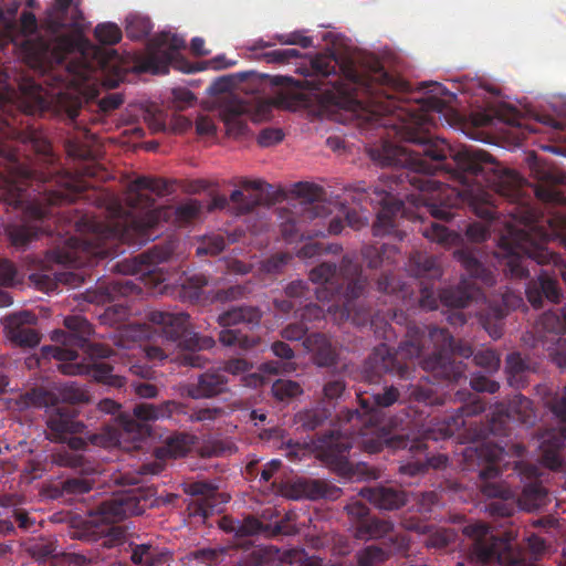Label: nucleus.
I'll return each mask as SVG.
<instances>
[{"instance_id": "680f3d73", "label": "nucleus", "mask_w": 566, "mask_h": 566, "mask_svg": "<svg viewBox=\"0 0 566 566\" xmlns=\"http://www.w3.org/2000/svg\"><path fill=\"white\" fill-rule=\"evenodd\" d=\"M226 248V240L222 235L205 238L196 250L197 255H218Z\"/></svg>"}, {"instance_id": "0e129e2a", "label": "nucleus", "mask_w": 566, "mask_h": 566, "mask_svg": "<svg viewBox=\"0 0 566 566\" xmlns=\"http://www.w3.org/2000/svg\"><path fill=\"white\" fill-rule=\"evenodd\" d=\"M207 348H192V349H184L178 360L179 364L186 367L193 368H203L209 364V358L205 355L199 354L200 350H206Z\"/></svg>"}, {"instance_id": "f704fd0d", "label": "nucleus", "mask_w": 566, "mask_h": 566, "mask_svg": "<svg viewBox=\"0 0 566 566\" xmlns=\"http://www.w3.org/2000/svg\"><path fill=\"white\" fill-rule=\"evenodd\" d=\"M454 258L475 281H480L485 286H492L495 283L493 272L480 261L475 251L462 248L454 252Z\"/></svg>"}, {"instance_id": "6e6d98bb", "label": "nucleus", "mask_w": 566, "mask_h": 566, "mask_svg": "<svg viewBox=\"0 0 566 566\" xmlns=\"http://www.w3.org/2000/svg\"><path fill=\"white\" fill-rule=\"evenodd\" d=\"M271 391L281 401L297 397L303 392L298 382L290 379H277L273 382Z\"/></svg>"}, {"instance_id": "423d86ee", "label": "nucleus", "mask_w": 566, "mask_h": 566, "mask_svg": "<svg viewBox=\"0 0 566 566\" xmlns=\"http://www.w3.org/2000/svg\"><path fill=\"white\" fill-rule=\"evenodd\" d=\"M485 410V403L479 398L473 399L459 407L455 413L446 417L442 422L423 430L421 437L410 438L406 434H391L385 429L376 428L373 430L375 437L364 438V449L369 453H377L388 447L394 450H405L413 455L415 460L400 465L399 471L402 474L416 476L428 471L429 468L441 469L448 463L446 454L429 455L424 453L428 449L427 441H439L451 438L461 428L467 426L465 418L476 416Z\"/></svg>"}, {"instance_id": "cd10ccee", "label": "nucleus", "mask_w": 566, "mask_h": 566, "mask_svg": "<svg viewBox=\"0 0 566 566\" xmlns=\"http://www.w3.org/2000/svg\"><path fill=\"white\" fill-rule=\"evenodd\" d=\"M423 285L420 289L419 304L426 310H437L439 303H442L447 307H465L471 301V295L460 291L459 289H434L432 285Z\"/></svg>"}, {"instance_id": "bb28decb", "label": "nucleus", "mask_w": 566, "mask_h": 566, "mask_svg": "<svg viewBox=\"0 0 566 566\" xmlns=\"http://www.w3.org/2000/svg\"><path fill=\"white\" fill-rule=\"evenodd\" d=\"M34 322L35 316L30 312H20L7 316L4 331L8 338L20 347H35L41 337L35 329L28 326Z\"/></svg>"}, {"instance_id": "e433bc0d", "label": "nucleus", "mask_w": 566, "mask_h": 566, "mask_svg": "<svg viewBox=\"0 0 566 566\" xmlns=\"http://www.w3.org/2000/svg\"><path fill=\"white\" fill-rule=\"evenodd\" d=\"M408 270L411 275L428 281H437L442 276V269L438 264L437 259L420 251L411 253Z\"/></svg>"}, {"instance_id": "c9c22d12", "label": "nucleus", "mask_w": 566, "mask_h": 566, "mask_svg": "<svg viewBox=\"0 0 566 566\" xmlns=\"http://www.w3.org/2000/svg\"><path fill=\"white\" fill-rule=\"evenodd\" d=\"M303 345L308 352L313 353L314 360L318 366L328 367L336 363V349L326 335L321 333L308 334Z\"/></svg>"}, {"instance_id": "8fccbe9b", "label": "nucleus", "mask_w": 566, "mask_h": 566, "mask_svg": "<svg viewBox=\"0 0 566 566\" xmlns=\"http://www.w3.org/2000/svg\"><path fill=\"white\" fill-rule=\"evenodd\" d=\"M346 389L345 380L342 377H331L323 385L322 405L329 406L335 410L337 401L343 397Z\"/></svg>"}, {"instance_id": "dca6fc26", "label": "nucleus", "mask_w": 566, "mask_h": 566, "mask_svg": "<svg viewBox=\"0 0 566 566\" xmlns=\"http://www.w3.org/2000/svg\"><path fill=\"white\" fill-rule=\"evenodd\" d=\"M186 46L185 40L170 32H161L147 43L145 55H135L133 70L138 73L167 74L174 52Z\"/></svg>"}, {"instance_id": "79ce46f5", "label": "nucleus", "mask_w": 566, "mask_h": 566, "mask_svg": "<svg viewBox=\"0 0 566 566\" xmlns=\"http://www.w3.org/2000/svg\"><path fill=\"white\" fill-rule=\"evenodd\" d=\"M97 409L107 415H115L118 413V424L122 427V429L126 432H136L140 429V423L144 422L143 420H139L135 417L134 412L132 415L119 412L120 405L117 403L115 400L105 398L102 399L97 403Z\"/></svg>"}, {"instance_id": "37998d69", "label": "nucleus", "mask_w": 566, "mask_h": 566, "mask_svg": "<svg viewBox=\"0 0 566 566\" xmlns=\"http://www.w3.org/2000/svg\"><path fill=\"white\" fill-rule=\"evenodd\" d=\"M94 474H78L77 476H70L62 480L57 485H55V490L60 493V495L65 496H77L84 495L93 489L94 480L92 479Z\"/></svg>"}, {"instance_id": "7ed1b4c3", "label": "nucleus", "mask_w": 566, "mask_h": 566, "mask_svg": "<svg viewBox=\"0 0 566 566\" xmlns=\"http://www.w3.org/2000/svg\"><path fill=\"white\" fill-rule=\"evenodd\" d=\"M201 209L198 200L189 199L177 207H157L112 224L85 222L88 231L67 238L64 247L53 252L54 260L72 268L94 266L99 260L120 253L119 243L142 247L159 235L161 222L181 227L198 218Z\"/></svg>"}, {"instance_id": "72a5a7b5", "label": "nucleus", "mask_w": 566, "mask_h": 566, "mask_svg": "<svg viewBox=\"0 0 566 566\" xmlns=\"http://www.w3.org/2000/svg\"><path fill=\"white\" fill-rule=\"evenodd\" d=\"M262 311L252 305L233 306L218 316V324L223 328H230L239 324H244L250 328L258 327L261 323Z\"/></svg>"}, {"instance_id": "f8f14e48", "label": "nucleus", "mask_w": 566, "mask_h": 566, "mask_svg": "<svg viewBox=\"0 0 566 566\" xmlns=\"http://www.w3.org/2000/svg\"><path fill=\"white\" fill-rule=\"evenodd\" d=\"M525 452V446L518 442L502 446L488 440L467 447L463 458L468 469L474 470L476 467L479 478L482 481L481 491L488 496L502 497L501 486L491 482V480L500 475L501 463L505 455L522 458Z\"/></svg>"}, {"instance_id": "f03ea898", "label": "nucleus", "mask_w": 566, "mask_h": 566, "mask_svg": "<svg viewBox=\"0 0 566 566\" xmlns=\"http://www.w3.org/2000/svg\"><path fill=\"white\" fill-rule=\"evenodd\" d=\"M72 4L73 0H53L42 23L45 35L27 40L23 51L29 66L45 76V84L53 86L51 93L43 95L41 84H32L34 105L31 112H52L75 122L83 102L81 96L69 88L88 81L95 66L86 61L81 39L67 32L76 28L82 18L77 8L67 18Z\"/></svg>"}, {"instance_id": "6ab92c4d", "label": "nucleus", "mask_w": 566, "mask_h": 566, "mask_svg": "<svg viewBox=\"0 0 566 566\" xmlns=\"http://www.w3.org/2000/svg\"><path fill=\"white\" fill-rule=\"evenodd\" d=\"M353 438L340 431L331 430L317 438V451L322 461L343 475L353 476V464L348 460Z\"/></svg>"}, {"instance_id": "0eeeda50", "label": "nucleus", "mask_w": 566, "mask_h": 566, "mask_svg": "<svg viewBox=\"0 0 566 566\" xmlns=\"http://www.w3.org/2000/svg\"><path fill=\"white\" fill-rule=\"evenodd\" d=\"M310 280L312 283L323 285L315 290L317 300L333 301L337 305L342 303V317L352 318L358 325L369 322L376 333H381L385 339L390 338L389 321L397 316L394 308H389L385 315L364 312L361 316H354V301L364 294L368 281L353 255L345 254L339 268L329 262L318 264L311 270Z\"/></svg>"}, {"instance_id": "ddd939ff", "label": "nucleus", "mask_w": 566, "mask_h": 566, "mask_svg": "<svg viewBox=\"0 0 566 566\" xmlns=\"http://www.w3.org/2000/svg\"><path fill=\"white\" fill-rule=\"evenodd\" d=\"M422 349L423 335L419 331L409 333L395 353L386 344L375 347L366 359L364 369L370 378L380 377L384 374L405 377L409 369L407 360L420 357Z\"/></svg>"}, {"instance_id": "f3484780", "label": "nucleus", "mask_w": 566, "mask_h": 566, "mask_svg": "<svg viewBox=\"0 0 566 566\" xmlns=\"http://www.w3.org/2000/svg\"><path fill=\"white\" fill-rule=\"evenodd\" d=\"M217 413V409L209 408L189 411L186 405L175 400H166L159 405L140 402L134 406V415L139 420L157 421L168 419L171 420L175 424H179L188 420H213Z\"/></svg>"}, {"instance_id": "5fc2aeb1", "label": "nucleus", "mask_w": 566, "mask_h": 566, "mask_svg": "<svg viewBox=\"0 0 566 566\" xmlns=\"http://www.w3.org/2000/svg\"><path fill=\"white\" fill-rule=\"evenodd\" d=\"M94 36L101 44L114 45L122 40L123 33L116 23L104 22L95 27Z\"/></svg>"}, {"instance_id": "052dcab7", "label": "nucleus", "mask_w": 566, "mask_h": 566, "mask_svg": "<svg viewBox=\"0 0 566 566\" xmlns=\"http://www.w3.org/2000/svg\"><path fill=\"white\" fill-rule=\"evenodd\" d=\"M409 397L417 402L427 406L443 405V399L439 397L431 387L413 386L410 389Z\"/></svg>"}, {"instance_id": "4468645a", "label": "nucleus", "mask_w": 566, "mask_h": 566, "mask_svg": "<svg viewBox=\"0 0 566 566\" xmlns=\"http://www.w3.org/2000/svg\"><path fill=\"white\" fill-rule=\"evenodd\" d=\"M150 323L161 329L165 338L178 343L181 349L212 348L216 340L190 329V316L185 312L151 311L147 314Z\"/></svg>"}, {"instance_id": "a19ab883", "label": "nucleus", "mask_w": 566, "mask_h": 566, "mask_svg": "<svg viewBox=\"0 0 566 566\" xmlns=\"http://www.w3.org/2000/svg\"><path fill=\"white\" fill-rule=\"evenodd\" d=\"M247 113V106L241 102H234L232 105H227L222 111V119L227 127V132L235 137L245 133L248 126L243 119Z\"/></svg>"}, {"instance_id": "9d476101", "label": "nucleus", "mask_w": 566, "mask_h": 566, "mask_svg": "<svg viewBox=\"0 0 566 566\" xmlns=\"http://www.w3.org/2000/svg\"><path fill=\"white\" fill-rule=\"evenodd\" d=\"M117 441V437L109 431L90 433L85 438L72 437L51 449L42 462L32 461L31 472L39 478L45 472L63 468L77 474H96L95 463L84 455L88 444L107 448Z\"/></svg>"}, {"instance_id": "a211bd4d", "label": "nucleus", "mask_w": 566, "mask_h": 566, "mask_svg": "<svg viewBox=\"0 0 566 566\" xmlns=\"http://www.w3.org/2000/svg\"><path fill=\"white\" fill-rule=\"evenodd\" d=\"M552 411L559 418L562 424L543 436L539 446L541 461L545 467L557 470L563 465L566 449V387L562 397L553 402Z\"/></svg>"}, {"instance_id": "c85d7f7f", "label": "nucleus", "mask_w": 566, "mask_h": 566, "mask_svg": "<svg viewBox=\"0 0 566 566\" xmlns=\"http://www.w3.org/2000/svg\"><path fill=\"white\" fill-rule=\"evenodd\" d=\"M229 379L220 369H211L198 376L196 381L185 386V392L192 399H209L226 394Z\"/></svg>"}, {"instance_id": "69168bd1", "label": "nucleus", "mask_w": 566, "mask_h": 566, "mask_svg": "<svg viewBox=\"0 0 566 566\" xmlns=\"http://www.w3.org/2000/svg\"><path fill=\"white\" fill-rule=\"evenodd\" d=\"M285 295L289 298L298 301L301 305L303 300L307 301L312 297V291L305 281L296 280L286 285Z\"/></svg>"}, {"instance_id": "49530a36", "label": "nucleus", "mask_w": 566, "mask_h": 566, "mask_svg": "<svg viewBox=\"0 0 566 566\" xmlns=\"http://www.w3.org/2000/svg\"><path fill=\"white\" fill-rule=\"evenodd\" d=\"M240 187L244 191H252L245 195L244 203H242V214L249 213L260 206L263 201V189L264 187L271 188V185L266 184L261 179H241L239 182Z\"/></svg>"}, {"instance_id": "a18cd8bd", "label": "nucleus", "mask_w": 566, "mask_h": 566, "mask_svg": "<svg viewBox=\"0 0 566 566\" xmlns=\"http://www.w3.org/2000/svg\"><path fill=\"white\" fill-rule=\"evenodd\" d=\"M528 371L530 366L520 353H512L506 357V374L511 386L524 387L527 382L526 375Z\"/></svg>"}, {"instance_id": "3c124183", "label": "nucleus", "mask_w": 566, "mask_h": 566, "mask_svg": "<svg viewBox=\"0 0 566 566\" xmlns=\"http://www.w3.org/2000/svg\"><path fill=\"white\" fill-rule=\"evenodd\" d=\"M305 494L311 500H335L340 494V489L322 480H312L304 485Z\"/></svg>"}, {"instance_id": "412c9836", "label": "nucleus", "mask_w": 566, "mask_h": 566, "mask_svg": "<svg viewBox=\"0 0 566 566\" xmlns=\"http://www.w3.org/2000/svg\"><path fill=\"white\" fill-rule=\"evenodd\" d=\"M350 521V531L356 539L371 541L382 538L394 531L389 520L370 515L369 507L357 501L345 506Z\"/></svg>"}, {"instance_id": "b1692460", "label": "nucleus", "mask_w": 566, "mask_h": 566, "mask_svg": "<svg viewBox=\"0 0 566 566\" xmlns=\"http://www.w3.org/2000/svg\"><path fill=\"white\" fill-rule=\"evenodd\" d=\"M525 294L534 308L544 307L546 302L558 304L563 297L556 273L544 269L527 283Z\"/></svg>"}, {"instance_id": "7c9ffc66", "label": "nucleus", "mask_w": 566, "mask_h": 566, "mask_svg": "<svg viewBox=\"0 0 566 566\" xmlns=\"http://www.w3.org/2000/svg\"><path fill=\"white\" fill-rule=\"evenodd\" d=\"M184 492L197 497L190 503L193 515L207 518L217 505L218 488L206 481H195L184 485Z\"/></svg>"}, {"instance_id": "a878e982", "label": "nucleus", "mask_w": 566, "mask_h": 566, "mask_svg": "<svg viewBox=\"0 0 566 566\" xmlns=\"http://www.w3.org/2000/svg\"><path fill=\"white\" fill-rule=\"evenodd\" d=\"M534 172L538 180L533 189L536 198L545 203L566 206V196L556 188L566 184V174L554 167H538Z\"/></svg>"}, {"instance_id": "13d9d810", "label": "nucleus", "mask_w": 566, "mask_h": 566, "mask_svg": "<svg viewBox=\"0 0 566 566\" xmlns=\"http://www.w3.org/2000/svg\"><path fill=\"white\" fill-rule=\"evenodd\" d=\"M28 552L36 560H46L56 554V544L51 538H41L31 543Z\"/></svg>"}, {"instance_id": "6e6552de", "label": "nucleus", "mask_w": 566, "mask_h": 566, "mask_svg": "<svg viewBox=\"0 0 566 566\" xmlns=\"http://www.w3.org/2000/svg\"><path fill=\"white\" fill-rule=\"evenodd\" d=\"M174 253V242L156 244L133 259L117 262L113 269L125 276H137L146 286H157L166 280L159 265L167 262ZM140 293L142 287L132 279L120 277L99 283L95 291L87 293L86 298L91 303L105 304Z\"/></svg>"}, {"instance_id": "9b49d317", "label": "nucleus", "mask_w": 566, "mask_h": 566, "mask_svg": "<svg viewBox=\"0 0 566 566\" xmlns=\"http://www.w3.org/2000/svg\"><path fill=\"white\" fill-rule=\"evenodd\" d=\"M462 533L470 542L467 548L469 557L476 564L497 563L502 566H536L525 562V553L511 533L502 538L483 522L465 525Z\"/></svg>"}, {"instance_id": "e2e57ef3", "label": "nucleus", "mask_w": 566, "mask_h": 566, "mask_svg": "<svg viewBox=\"0 0 566 566\" xmlns=\"http://www.w3.org/2000/svg\"><path fill=\"white\" fill-rule=\"evenodd\" d=\"M473 360L476 366H480L490 373L496 371L501 361L496 352L490 348L478 350L474 354Z\"/></svg>"}, {"instance_id": "5701e85b", "label": "nucleus", "mask_w": 566, "mask_h": 566, "mask_svg": "<svg viewBox=\"0 0 566 566\" xmlns=\"http://www.w3.org/2000/svg\"><path fill=\"white\" fill-rule=\"evenodd\" d=\"M148 190L156 196L163 197L172 192V184L164 178L140 176L129 182L127 187V205L133 209H140L136 216L143 212L155 209V200L148 195L143 193Z\"/></svg>"}, {"instance_id": "4c0bfd02", "label": "nucleus", "mask_w": 566, "mask_h": 566, "mask_svg": "<svg viewBox=\"0 0 566 566\" xmlns=\"http://www.w3.org/2000/svg\"><path fill=\"white\" fill-rule=\"evenodd\" d=\"M130 560L137 566H161L171 559L168 549L151 544H132Z\"/></svg>"}, {"instance_id": "2f4dec72", "label": "nucleus", "mask_w": 566, "mask_h": 566, "mask_svg": "<svg viewBox=\"0 0 566 566\" xmlns=\"http://www.w3.org/2000/svg\"><path fill=\"white\" fill-rule=\"evenodd\" d=\"M294 192L306 205L304 218H323L329 213V208L323 201L325 190L321 186L301 181L294 185Z\"/></svg>"}, {"instance_id": "58836bf2", "label": "nucleus", "mask_w": 566, "mask_h": 566, "mask_svg": "<svg viewBox=\"0 0 566 566\" xmlns=\"http://www.w3.org/2000/svg\"><path fill=\"white\" fill-rule=\"evenodd\" d=\"M398 249L395 245L382 244L380 248L376 245H365L361 249V256L369 269H378L382 265L396 263Z\"/></svg>"}, {"instance_id": "4be33fe9", "label": "nucleus", "mask_w": 566, "mask_h": 566, "mask_svg": "<svg viewBox=\"0 0 566 566\" xmlns=\"http://www.w3.org/2000/svg\"><path fill=\"white\" fill-rule=\"evenodd\" d=\"M46 438L51 442L62 443L74 434L85 431V424L76 419L75 411L66 405H53L46 409Z\"/></svg>"}, {"instance_id": "f257e3e1", "label": "nucleus", "mask_w": 566, "mask_h": 566, "mask_svg": "<svg viewBox=\"0 0 566 566\" xmlns=\"http://www.w3.org/2000/svg\"><path fill=\"white\" fill-rule=\"evenodd\" d=\"M314 76L313 85L323 91L332 105L359 115L368 112L384 117L381 125L392 128L401 144L384 140L369 148L370 158L391 166L379 182L368 190L354 188V201L366 197L380 209L373 224V234L382 237L397 232L396 216L405 212V203L423 207L434 219L449 221L457 214L459 202L484 222H472L465 234L473 242L486 240L496 224L504 227L500 239L499 265L506 277L523 280L530 276L533 264H558L559 254L533 240L537 211L525 193L524 179L514 170L501 167L484 150L462 148L453 151L442 138L432 137L430 113L442 114L455 98L440 83H422L428 95L410 105L405 96L409 84L388 73L379 63L359 70L352 61H340L334 53L316 54L308 66L296 69Z\"/></svg>"}, {"instance_id": "338daca9", "label": "nucleus", "mask_w": 566, "mask_h": 566, "mask_svg": "<svg viewBox=\"0 0 566 566\" xmlns=\"http://www.w3.org/2000/svg\"><path fill=\"white\" fill-rule=\"evenodd\" d=\"M263 56L268 63L287 64L301 57V53L296 49H277L264 53Z\"/></svg>"}, {"instance_id": "20e7f679", "label": "nucleus", "mask_w": 566, "mask_h": 566, "mask_svg": "<svg viewBox=\"0 0 566 566\" xmlns=\"http://www.w3.org/2000/svg\"><path fill=\"white\" fill-rule=\"evenodd\" d=\"M3 184L6 200L10 206L23 209L27 219L7 229L15 248H24L40 234L51 233L44 223L54 216V208L74 202L84 191V187L70 174H61L56 168L42 171L15 158L10 159Z\"/></svg>"}, {"instance_id": "393cba45", "label": "nucleus", "mask_w": 566, "mask_h": 566, "mask_svg": "<svg viewBox=\"0 0 566 566\" xmlns=\"http://www.w3.org/2000/svg\"><path fill=\"white\" fill-rule=\"evenodd\" d=\"M400 392L398 388L395 386H386L381 391L371 394L368 397L358 396L360 407L364 409L366 415H369L368 423H366L363 428L359 429L358 436L360 439V444L364 447V438L368 434V437H375L373 430L376 428L387 429L384 426L373 422L374 413L381 408H388L396 403L399 400ZM389 432V430H388ZM391 434H394L390 431Z\"/></svg>"}, {"instance_id": "bf43d9fd", "label": "nucleus", "mask_w": 566, "mask_h": 566, "mask_svg": "<svg viewBox=\"0 0 566 566\" xmlns=\"http://www.w3.org/2000/svg\"><path fill=\"white\" fill-rule=\"evenodd\" d=\"M61 398L65 403L80 405L90 401V394L75 382L66 384L60 391Z\"/></svg>"}, {"instance_id": "c756f323", "label": "nucleus", "mask_w": 566, "mask_h": 566, "mask_svg": "<svg viewBox=\"0 0 566 566\" xmlns=\"http://www.w3.org/2000/svg\"><path fill=\"white\" fill-rule=\"evenodd\" d=\"M521 473L530 480L525 483L518 497V505L525 511H534L545 506L548 502L547 490L538 480V468L530 464L525 465Z\"/></svg>"}, {"instance_id": "1a4fd4ad", "label": "nucleus", "mask_w": 566, "mask_h": 566, "mask_svg": "<svg viewBox=\"0 0 566 566\" xmlns=\"http://www.w3.org/2000/svg\"><path fill=\"white\" fill-rule=\"evenodd\" d=\"M151 504V497L142 488L118 492L96 507L99 520L106 525L102 528L85 526L83 530L75 531L73 537L88 543L101 541V545L107 548L117 546L123 543L125 532L120 526L108 524H115L132 515H140Z\"/></svg>"}, {"instance_id": "603ef678", "label": "nucleus", "mask_w": 566, "mask_h": 566, "mask_svg": "<svg viewBox=\"0 0 566 566\" xmlns=\"http://www.w3.org/2000/svg\"><path fill=\"white\" fill-rule=\"evenodd\" d=\"M209 284V276L205 273H195L188 276L182 284V295L191 302H197L202 296V290Z\"/></svg>"}, {"instance_id": "de8ad7c7", "label": "nucleus", "mask_w": 566, "mask_h": 566, "mask_svg": "<svg viewBox=\"0 0 566 566\" xmlns=\"http://www.w3.org/2000/svg\"><path fill=\"white\" fill-rule=\"evenodd\" d=\"M219 342L227 347L238 346L249 350L259 344V338L245 335L239 329L223 328L219 333Z\"/></svg>"}, {"instance_id": "39448f33", "label": "nucleus", "mask_w": 566, "mask_h": 566, "mask_svg": "<svg viewBox=\"0 0 566 566\" xmlns=\"http://www.w3.org/2000/svg\"><path fill=\"white\" fill-rule=\"evenodd\" d=\"M66 331L52 332V340L62 346H44L45 357H53L61 361L59 369L65 375L91 376L103 385L122 388L126 385V378L114 374V368L105 361L95 359L109 358L114 350L104 344L93 343L90 337L93 334L92 324L83 316L73 315L64 318Z\"/></svg>"}, {"instance_id": "ea45409f", "label": "nucleus", "mask_w": 566, "mask_h": 566, "mask_svg": "<svg viewBox=\"0 0 566 566\" xmlns=\"http://www.w3.org/2000/svg\"><path fill=\"white\" fill-rule=\"evenodd\" d=\"M332 408L321 402L308 409L301 410L297 413V422L305 431H314L323 427L333 417Z\"/></svg>"}, {"instance_id": "09e8293b", "label": "nucleus", "mask_w": 566, "mask_h": 566, "mask_svg": "<svg viewBox=\"0 0 566 566\" xmlns=\"http://www.w3.org/2000/svg\"><path fill=\"white\" fill-rule=\"evenodd\" d=\"M153 30V23L149 18L130 14L126 18L125 32L132 40H143L147 38Z\"/></svg>"}, {"instance_id": "473e14b6", "label": "nucleus", "mask_w": 566, "mask_h": 566, "mask_svg": "<svg viewBox=\"0 0 566 566\" xmlns=\"http://www.w3.org/2000/svg\"><path fill=\"white\" fill-rule=\"evenodd\" d=\"M359 495L379 510L392 511L406 503L405 492L395 486L376 485L363 488L359 491Z\"/></svg>"}, {"instance_id": "864d4df0", "label": "nucleus", "mask_w": 566, "mask_h": 566, "mask_svg": "<svg viewBox=\"0 0 566 566\" xmlns=\"http://www.w3.org/2000/svg\"><path fill=\"white\" fill-rule=\"evenodd\" d=\"M421 232L427 239L442 244H452L458 239L457 233L438 222H431L429 226H424Z\"/></svg>"}, {"instance_id": "aec40b11", "label": "nucleus", "mask_w": 566, "mask_h": 566, "mask_svg": "<svg viewBox=\"0 0 566 566\" xmlns=\"http://www.w3.org/2000/svg\"><path fill=\"white\" fill-rule=\"evenodd\" d=\"M535 419L532 401L522 395H515L507 407H496L489 421L488 431L494 437H506L511 430V421L530 426Z\"/></svg>"}, {"instance_id": "2eb2a0df", "label": "nucleus", "mask_w": 566, "mask_h": 566, "mask_svg": "<svg viewBox=\"0 0 566 566\" xmlns=\"http://www.w3.org/2000/svg\"><path fill=\"white\" fill-rule=\"evenodd\" d=\"M434 350L423 361V367L433 373L434 377L449 382H459L467 378L462 361L451 360L454 338L447 328L430 327L428 334Z\"/></svg>"}, {"instance_id": "774afa93", "label": "nucleus", "mask_w": 566, "mask_h": 566, "mask_svg": "<svg viewBox=\"0 0 566 566\" xmlns=\"http://www.w3.org/2000/svg\"><path fill=\"white\" fill-rule=\"evenodd\" d=\"M223 549L202 548L189 554V558L201 565L212 566L219 563Z\"/></svg>"}, {"instance_id": "4d7b16f0", "label": "nucleus", "mask_w": 566, "mask_h": 566, "mask_svg": "<svg viewBox=\"0 0 566 566\" xmlns=\"http://www.w3.org/2000/svg\"><path fill=\"white\" fill-rule=\"evenodd\" d=\"M387 553L377 546H367L357 553V566H380L386 559Z\"/></svg>"}, {"instance_id": "c03bdc74", "label": "nucleus", "mask_w": 566, "mask_h": 566, "mask_svg": "<svg viewBox=\"0 0 566 566\" xmlns=\"http://www.w3.org/2000/svg\"><path fill=\"white\" fill-rule=\"evenodd\" d=\"M377 291L395 298H406L411 290L390 270L382 272L376 281Z\"/></svg>"}]
</instances>
